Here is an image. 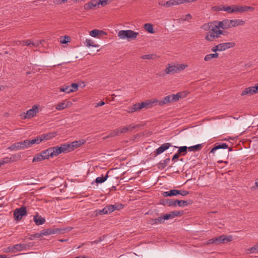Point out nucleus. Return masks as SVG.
<instances>
[{
  "label": "nucleus",
  "mask_w": 258,
  "mask_h": 258,
  "mask_svg": "<svg viewBox=\"0 0 258 258\" xmlns=\"http://www.w3.org/2000/svg\"><path fill=\"white\" fill-rule=\"evenodd\" d=\"M98 0H93L91 2L85 4L84 6V9L88 10L99 6Z\"/></svg>",
  "instance_id": "22"
},
{
  "label": "nucleus",
  "mask_w": 258,
  "mask_h": 258,
  "mask_svg": "<svg viewBox=\"0 0 258 258\" xmlns=\"http://www.w3.org/2000/svg\"><path fill=\"white\" fill-rule=\"evenodd\" d=\"M254 8L249 6H242L238 5H231L230 6H225V8L223 9V11L226 12L228 14L233 13H243L249 10H253Z\"/></svg>",
  "instance_id": "3"
},
{
  "label": "nucleus",
  "mask_w": 258,
  "mask_h": 258,
  "mask_svg": "<svg viewBox=\"0 0 258 258\" xmlns=\"http://www.w3.org/2000/svg\"><path fill=\"white\" fill-rule=\"evenodd\" d=\"M186 96L185 92H178L176 94H172L166 96L163 100L159 101L157 102L160 106H163L168 103L179 100L180 98H183Z\"/></svg>",
  "instance_id": "4"
},
{
  "label": "nucleus",
  "mask_w": 258,
  "mask_h": 258,
  "mask_svg": "<svg viewBox=\"0 0 258 258\" xmlns=\"http://www.w3.org/2000/svg\"><path fill=\"white\" fill-rule=\"evenodd\" d=\"M61 153L62 152L60 146L49 148L41 153L44 159H48L49 157L52 158L57 156Z\"/></svg>",
  "instance_id": "5"
},
{
  "label": "nucleus",
  "mask_w": 258,
  "mask_h": 258,
  "mask_svg": "<svg viewBox=\"0 0 258 258\" xmlns=\"http://www.w3.org/2000/svg\"><path fill=\"white\" fill-rule=\"evenodd\" d=\"M233 237L231 235L226 236L224 235L215 237V241H216V244L220 243H226L230 242L232 240Z\"/></svg>",
  "instance_id": "12"
},
{
  "label": "nucleus",
  "mask_w": 258,
  "mask_h": 258,
  "mask_svg": "<svg viewBox=\"0 0 258 258\" xmlns=\"http://www.w3.org/2000/svg\"><path fill=\"white\" fill-rule=\"evenodd\" d=\"M105 103L104 101H100L99 102H98V103L96 104V105L95 106V107H97L98 106H103V105H104Z\"/></svg>",
  "instance_id": "62"
},
{
  "label": "nucleus",
  "mask_w": 258,
  "mask_h": 258,
  "mask_svg": "<svg viewBox=\"0 0 258 258\" xmlns=\"http://www.w3.org/2000/svg\"><path fill=\"white\" fill-rule=\"evenodd\" d=\"M56 135V133L51 132L47 134H44L40 135L41 139H42V141L44 140H48L51 139L52 138H54Z\"/></svg>",
  "instance_id": "28"
},
{
  "label": "nucleus",
  "mask_w": 258,
  "mask_h": 258,
  "mask_svg": "<svg viewBox=\"0 0 258 258\" xmlns=\"http://www.w3.org/2000/svg\"><path fill=\"white\" fill-rule=\"evenodd\" d=\"M172 216H171V214L170 213L168 214H166L163 216V219H164V221L169 220L170 219H172Z\"/></svg>",
  "instance_id": "55"
},
{
  "label": "nucleus",
  "mask_w": 258,
  "mask_h": 258,
  "mask_svg": "<svg viewBox=\"0 0 258 258\" xmlns=\"http://www.w3.org/2000/svg\"><path fill=\"white\" fill-rule=\"evenodd\" d=\"M27 214L26 207L22 206L20 208H17L14 212V217L15 220L20 221L23 216Z\"/></svg>",
  "instance_id": "10"
},
{
  "label": "nucleus",
  "mask_w": 258,
  "mask_h": 258,
  "mask_svg": "<svg viewBox=\"0 0 258 258\" xmlns=\"http://www.w3.org/2000/svg\"><path fill=\"white\" fill-rule=\"evenodd\" d=\"M117 209V207L115 205H109L105 207L102 210L99 211V214H107L111 213Z\"/></svg>",
  "instance_id": "16"
},
{
  "label": "nucleus",
  "mask_w": 258,
  "mask_h": 258,
  "mask_svg": "<svg viewBox=\"0 0 258 258\" xmlns=\"http://www.w3.org/2000/svg\"><path fill=\"white\" fill-rule=\"evenodd\" d=\"M144 28L147 31H148L149 33H152V34L155 33V31L154 30V29H153V26L150 23H146V24H145L144 25Z\"/></svg>",
  "instance_id": "35"
},
{
  "label": "nucleus",
  "mask_w": 258,
  "mask_h": 258,
  "mask_svg": "<svg viewBox=\"0 0 258 258\" xmlns=\"http://www.w3.org/2000/svg\"><path fill=\"white\" fill-rule=\"evenodd\" d=\"M30 247V245L24 243H19L14 245L15 253L27 250Z\"/></svg>",
  "instance_id": "17"
},
{
  "label": "nucleus",
  "mask_w": 258,
  "mask_h": 258,
  "mask_svg": "<svg viewBox=\"0 0 258 258\" xmlns=\"http://www.w3.org/2000/svg\"><path fill=\"white\" fill-rule=\"evenodd\" d=\"M228 148L227 144L226 143L219 144L218 143L215 144V146L212 149L210 153H214L216 150L221 149H227Z\"/></svg>",
  "instance_id": "26"
},
{
  "label": "nucleus",
  "mask_w": 258,
  "mask_h": 258,
  "mask_svg": "<svg viewBox=\"0 0 258 258\" xmlns=\"http://www.w3.org/2000/svg\"><path fill=\"white\" fill-rule=\"evenodd\" d=\"M192 19V16L190 14H188L185 16H183L181 17L178 20L179 21L184 22V21H188L189 22Z\"/></svg>",
  "instance_id": "41"
},
{
  "label": "nucleus",
  "mask_w": 258,
  "mask_h": 258,
  "mask_svg": "<svg viewBox=\"0 0 258 258\" xmlns=\"http://www.w3.org/2000/svg\"><path fill=\"white\" fill-rule=\"evenodd\" d=\"M157 57L155 54H149L142 55L141 58L143 59H155Z\"/></svg>",
  "instance_id": "40"
},
{
  "label": "nucleus",
  "mask_w": 258,
  "mask_h": 258,
  "mask_svg": "<svg viewBox=\"0 0 258 258\" xmlns=\"http://www.w3.org/2000/svg\"><path fill=\"white\" fill-rule=\"evenodd\" d=\"M4 251L6 252L15 253V250L14 249V245L7 247V248H6L5 249Z\"/></svg>",
  "instance_id": "52"
},
{
  "label": "nucleus",
  "mask_w": 258,
  "mask_h": 258,
  "mask_svg": "<svg viewBox=\"0 0 258 258\" xmlns=\"http://www.w3.org/2000/svg\"><path fill=\"white\" fill-rule=\"evenodd\" d=\"M8 150L13 151V150H23V146H22V144L21 142H17L13 144L12 146L9 147L8 148Z\"/></svg>",
  "instance_id": "25"
},
{
  "label": "nucleus",
  "mask_w": 258,
  "mask_h": 258,
  "mask_svg": "<svg viewBox=\"0 0 258 258\" xmlns=\"http://www.w3.org/2000/svg\"><path fill=\"white\" fill-rule=\"evenodd\" d=\"M120 134L119 132V128H117L111 132L107 137L104 139L113 138L117 136H119Z\"/></svg>",
  "instance_id": "36"
},
{
  "label": "nucleus",
  "mask_w": 258,
  "mask_h": 258,
  "mask_svg": "<svg viewBox=\"0 0 258 258\" xmlns=\"http://www.w3.org/2000/svg\"><path fill=\"white\" fill-rule=\"evenodd\" d=\"M31 146L34 144H39L42 142V139L40 136L37 137L35 139L33 140H30Z\"/></svg>",
  "instance_id": "43"
},
{
  "label": "nucleus",
  "mask_w": 258,
  "mask_h": 258,
  "mask_svg": "<svg viewBox=\"0 0 258 258\" xmlns=\"http://www.w3.org/2000/svg\"><path fill=\"white\" fill-rule=\"evenodd\" d=\"M177 68L178 69V72H179V71H180L181 70H183L186 68H187V65L184 64H177Z\"/></svg>",
  "instance_id": "54"
},
{
  "label": "nucleus",
  "mask_w": 258,
  "mask_h": 258,
  "mask_svg": "<svg viewBox=\"0 0 258 258\" xmlns=\"http://www.w3.org/2000/svg\"><path fill=\"white\" fill-rule=\"evenodd\" d=\"M169 197L175 196L178 195V190L177 189H171L169 191Z\"/></svg>",
  "instance_id": "53"
},
{
  "label": "nucleus",
  "mask_w": 258,
  "mask_h": 258,
  "mask_svg": "<svg viewBox=\"0 0 258 258\" xmlns=\"http://www.w3.org/2000/svg\"><path fill=\"white\" fill-rule=\"evenodd\" d=\"M60 230L58 228L52 229H44L41 231V234L43 235H49L51 234H54L55 233H59Z\"/></svg>",
  "instance_id": "23"
},
{
  "label": "nucleus",
  "mask_w": 258,
  "mask_h": 258,
  "mask_svg": "<svg viewBox=\"0 0 258 258\" xmlns=\"http://www.w3.org/2000/svg\"><path fill=\"white\" fill-rule=\"evenodd\" d=\"M192 203V202L190 200L188 201H184V200H167L166 204L168 206H174L176 207L178 205L179 207H184L188 205H190Z\"/></svg>",
  "instance_id": "8"
},
{
  "label": "nucleus",
  "mask_w": 258,
  "mask_h": 258,
  "mask_svg": "<svg viewBox=\"0 0 258 258\" xmlns=\"http://www.w3.org/2000/svg\"><path fill=\"white\" fill-rule=\"evenodd\" d=\"M211 51L213 52H216L217 51H220V48H219V45L218 44V45L214 46L212 48Z\"/></svg>",
  "instance_id": "58"
},
{
  "label": "nucleus",
  "mask_w": 258,
  "mask_h": 258,
  "mask_svg": "<svg viewBox=\"0 0 258 258\" xmlns=\"http://www.w3.org/2000/svg\"><path fill=\"white\" fill-rule=\"evenodd\" d=\"M40 43L41 42L39 41L33 42L31 40L27 39L17 41V45H22L23 46L26 45L32 47L33 46L37 47L39 46Z\"/></svg>",
  "instance_id": "13"
},
{
  "label": "nucleus",
  "mask_w": 258,
  "mask_h": 258,
  "mask_svg": "<svg viewBox=\"0 0 258 258\" xmlns=\"http://www.w3.org/2000/svg\"><path fill=\"white\" fill-rule=\"evenodd\" d=\"M38 112V106L36 105H34L32 108L28 110L26 113H24L23 114H21V116L23 119L31 118L35 116Z\"/></svg>",
  "instance_id": "9"
},
{
  "label": "nucleus",
  "mask_w": 258,
  "mask_h": 258,
  "mask_svg": "<svg viewBox=\"0 0 258 258\" xmlns=\"http://www.w3.org/2000/svg\"><path fill=\"white\" fill-rule=\"evenodd\" d=\"M108 0H98L99 5H101L102 7L106 6L108 4Z\"/></svg>",
  "instance_id": "57"
},
{
  "label": "nucleus",
  "mask_w": 258,
  "mask_h": 258,
  "mask_svg": "<svg viewBox=\"0 0 258 258\" xmlns=\"http://www.w3.org/2000/svg\"><path fill=\"white\" fill-rule=\"evenodd\" d=\"M176 5H178L181 4L186 3L185 0H175Z\"/></svg>",
  "instance_id": "61"
},
{
  "label": "nucleus",
  "mask_w": 258,
  "mask_h": 258,
  "mask_svg": "<svg viewBox=\"0 0 258 258\" xmlns=\"http://www.w3.org/2000/svg\"><path fill=\"white\" fill-rule=\"evenodd\" d=\"M227 33L225 31L220 30L218 25H215L207 33L205 39L208 41H212L215 39L219 38L221 34L226 35Z\"/></svg>",
  "instance_id": "2"
},
{
  "label": "nucleus",
  "mask_w": 258,
  "mask_h": 258,
  "mask_svg": "<svg viewBox=\"0 0 258 258\" xmlns=\"http://www.w3.org/2000/svg\"><path fill=\"white\" fill-rule=\"evenodd\" d=\"M106 35V33L102 30L94 29L90 32V35L93 37H99V35Z\"/></svg>",
  "instance_id": "29"
},
{
  "label": "nucleus",
  "mask_w": 258,
  "mask_h": 258,
  "mask_svg": "<svg viewBox=\"0 0 258 258\" xmlns=\"http://www.w3.org/2000/svg\"><path fill=\"white\" fill-rule=\"evenodd\" d=\"M43 160H44V158L42 156L41 154H38L37 155L35 156L33 159V162H39Z\"/></svg>",
  "instance_id": "44"
},
{
  "label": "nucleus",
  "mask_w": 258,
  "mask_h": 258,
  "mask_svg": "<svg viewBox=\"0 0 258 258\" xmlns=\"http://www.w3.org/2000/svg\"><path fill=\"white\" fill-rule=\"evenodd\" d=\"M213 243L216 244V241H215V238L210 239L208 241V244H213Z\"/></svg>",
  "instance_id": "63"
},
{
  "label": "nucleus",
  "mask_w": 258,
  "mask_h": 258,
  "mask_svg": "<svg viewBox=\"0 0 258 258\" xmlns=\"http://www.w3.org/2000/svg\"><path fill=\"white\" fill-rule=\"evenodd\" d=\"M85 143V140H80L72 142L71 144H63L60 145L63 153L71 152Z\"/></svg>",
  "instance_id": "6"
},
{
  "label": "nucleus",
  "mask_w": 258,
  "mask_h": 258,
  "mask_svg": "<svg viewBox=\"0 0 258 258\" xmlns=\"http://www.w3.org/2000/svg\"><path fill=\"white\" fill-rule=\"evenodd\" d=\"M211 25L210 23H206L203 25L201 27V28L205 31H210L211 29Z\"/></svg>",
  "instance_id": "50"
},
{
  "label": "nucleus",
  "mask_w": 258,
  "mask_h": 258,
  "mask_svg": "<svg viewBox=\"0 0 258 258\" xmlns=\"http://www.w3.org/2000/svg\"><path fill=\"white\" fill-rule=\"evenodd\" d=\"M164 221L163 217H158L155 219H151L150 221V223L152 225L158 224L159 223H161Z\"/></svg>",
  "instance_id": "33"
},
{
  "label": "nucleus",
  "mask_w": 258,
  "mask_h": 258,
  "mask_svg": "<svg viewBox=\"0 0 258 258\" xmlns=\"http://www.w3.org/2000/svg\"><path fill=\"white\" fill-rule=\"evenodd\" d=\"M70 41V37L68 36H62L60 38V42L62 44H66Z\"/></svg>",
  "instance_id": "45"
},
{
  "label": "nucleus",
  "mask_w": 258,
  "mask_h": 258,
  "mask_svg": "<svg viewBox=\"0 0 258 258\" xmlns=\"http://www.w3.org/2000/svg\"><path fill=\"white\" fill-rule=\"evenodd\" d=\"M171 146V145L169 143H164L156 150L155 153L156 155L160 154L169 149Z\"/></svg>",
  "instance_id": "20"
},
{
  "label": "nucleus",
  "mask_w": 258,
  "mask_h": 258,
  "mask_svg": "<svg viewBox=\"0 0 258 258\" xmlns=\"http://www.w3.org/2000/svg\"><path fill=\"white\" fill-rule=\"evenodd\" d=\"M117 35L120 39H126L130 41L136 39L139 35V33L132 30H120L118 32Z\"/></svg>",
  "instance_id": "7"
},
{
  "label": "nucleus",
  "mask_w": 258,
  "mask_h": 258,
  "mask_svg": "<svg viewBox=\"0 0 258 258\" xmlns=\"http://www.w3.org/2000/svg\"><path fill=\"white\" fill-rule=\"evenodd\" d=\"M85 45L87 47L92 46L94 47H98L99 45L98 44H96L91 39H87L85 41Z\"/></svg>",
  "instance_id": "37"
},
{
  "label": "nucleus",
  "mask_w": 258,
  "mask_h": 258,
  "mask_svg": "<svg viewBox=\"0 0 258 258\" xmlns=\"http://www.w3.org/2000/svg\"><path fill=\"white\" fill-rule=\"evenodd\" d=\"M11 162V159H9V157L4 158L2 160L0 161V164L1 165H3L5 164L9 163Z\"/></svg>",
  "instance_id": "51"
},
{
  "label": "nucleus",
  "mask_w": 258,
  "mask_h": 258,
  "mask_svg": "<svg viewBox=\"0 0 258 258\" xmlns=\"http://www.w3.org/2000/svg\"><path fill=\"white\" fill-rule=\"evenodd\" d=\"M219 54L217 53L207 54L204 57V60L205 61H208L212 59L217 58Z\"/></svg>",
  "instance_id": "32"
},
{
  "label": "nucleus",
  "mask_w": 258,
  "mask_h": 258,
  "mask_svg": "<svg viewBox=\"0 0 258 258\" xmlns=\"http://www.w3.org/2000/svg\"><path fill=\"white\" fill-rule=\"evenodd\" d=\"M178 70L177 65L171 66L170 64H168L165 70V73L160 75V76H164L166 75L173 74L175 73H178Z\"/></svg>",
  "instance_id": "14"
},
{
  "label": "nucleus",
  "mask_w": 258,
  "mask_h": 258,
  "mask_svg": "<svg viewBox=\"0 0 258 258\" xmlns=\"http://www.w3.org/2000/svg\"><path fill=\"white\" fill-rule=\"evenodd\" d=\"M21 142L24 149L31 146L30 140H25Z\"/></svg>",
  "instance_id": "46"
},
{
  "label": "nucleus",
  "mask_w": 258,
  "mask_h": 258,
  "mask_svg": "<svg viewBox=\"0 0 258 258\" xmlns=\"http://www.w3.org/2000/svg\"><path fill=\"white\" fill-rule=\"evenodd\" d=\"M218 26L219 28L222 29H228L232 28L231 20L224 19L218 23Z\"/></svg>",
  "instance_id": "15"
},
{
  "label": "nucleus",
  "mask_w": 258,
  "mask_h": 258,
  "mask_svg": "<svg viewBox=\"0 0 258 258\" xmlns=\"http://www.w3.org/2000/svg\"><path fill=\"white\" fill-rule=\"evenodd\" d=\"M72 104L71 102L67 100H65L56 105L55 108L58 110H62L66 108L70 107L72 105Z\"/></svg>",
  "instance_id": "19"
},
{
  "label": "nucleus",
  "mask_w": 258,
  "mask_h": 258,
  "mask_svg": "<svg viewBox=\"0 0 258 258\" xmlns=\"http://www.w3.org/2000/svg\"><path fill=\"white\" fill-rule=\"evenodd\" d=\"M257 89L256 86H252L250 87L246 88L244 89V90L241 92V96H244L246 95H252L255 93H257Z\"/></svg>",
  "instance_id": "18"
},
{
  "label": "nucleus",
  "mask_w": 258,
  "mask_h": 258,
  "mask_svg": "<svg viewBox=\"0 0 258 258\" xmlns=\"http://www.w3.org/2000/svg\"><path fill=\"white\" fill-rule=\"evenodd\" d=\"M252 190L258 189V178L256 179L255 182V185L251 187Z\"/></svg>",
  "instance_id": "59"
},
{
  "label": "nucleus",
  "mask_w": 258,
  "mask_h": 258,
  "mask_svg": "<svg viewBox=\"0 0 258 258\" xmlns=\"http://www.w3.org/2000/svg\"><path fill=\"white\" fill-rule=\"evenodd\" d=\"M158 102V100L154 99L153 100H148L141 103H136L128 107V110L127 112L128 113H133L134 112L139 111L144 108H151L157 104Z\"/></svg>",
  "instance_id": "1"
},
{
  "label": "nucleus",
  "mask_w": 258,
  "mask_h": 258,
  "mask_svg": "<svg viewBox=\"0 0 258 258\" xmlns=\"http://www.w3.org/2000/svg\"><path fill=\"white\" fill-rule=\"evenodd\" d=\"M33 220L37 225H42L45 222V218L42 217L41 216H39L38 213L34 216Z\"/></svg>",
  "instance_id": "24"
},
{
  "label": "nucleus",
  "mask_w": 258,
  "mask_h": 258,
  "mask_svg": "<svg viewBox=\"0 0 258 258\" xmlns=\"http://www.w3.org/2000/svg\"><path fill=\"white\" fill-rule=\"evenodd\" d=\"M187 147L182 146L178 148L177 153L180 155L184 156L187 153Z\"/></svg>",
  "instance_id": "38"
},
{
  "label": "nucleus",
  "mask_w": 258,
  "mask_h": 258,
  "mask_svg": "<svg viewBox=\"0 0 258 258\" xmlns=\"http://www.w3.org/2000/svg\"><path fill=\"white\" fill-rule=\"evenodd\" d=\"M135 127H136V126L131 124V125H128V126H124L122 128H119V132H120V134L126 133L128 131H133Z\"/></svg>",
  "instance_id": "30"
},
{
  "label": "nucleus",
  "mask_w": 258,
  "mask_h": 258,
  "mask_svg": "<svg viewBox=\"0 0 258 258\" xmlns=\"http://www.w3.org/2000/svg\"><path fill=\"white\" fill-rule=\"evenodd\" d=\"M179 154H178V153H176L173 156V157L172 159V160L174 161L175 160L179 158Z\"/></svg>",
  "instance_id": "64"
},
{
  "label": "nucleus",
  "mask_w": 258,
  "mask_h": 258,
  "mask_svg": "<svg viewBox=\"0 0 258 258\" xmlns=\"http://www.w3.org/2000/svg\"><path fill=\"white\" fill-rule=\"evenodd\" d=\"M170 161V158H167L165 159V160L161 161L158 164V167L159 169H164L169 163Z\"/></svg>",
  "instance_id": "31"
},
{
  "label": "nucleus",
  "mask_w": 258,
  "mask_h": 258,
  "mask_svg": "<svg viewBox=\"0 0 258 258\" xmlns=\"http://www.w3.org/2000/svg\"><path fill=\"white\" fill-rule=\"evenodd\" d=\"M108 171L107 172L106 174L104 176H103V175H102L101 177H97L95 179V182L96 183H97V184L102 183L104 182V181H105L107 180V179L108 177Z\"/></svg>",
  "instance_id": "34"
},
{
  "label": "nucleus",
  "mask_w": 258,
  "mask_h": 258,
  "mask_svg": "<svg viewBox=\"0 0 258 258\" xmlns=\"http://www.w3.org/2000/svg\"><path fill=\"white\" fill-rule=\"evenodd\" d=\"M102 240H103V239H102V237H100L98 239L94 240L93 241H92L91 243V244H97Z\"/></svg>",
  "instance_id": "60"
},
{
  "label": "nucleus",
  "mask_w": 258,
  "mask_h": 258,
  "mask_svg": "<svg viewBox=\"0 0 258 258\" xmlns=\"http://www.w3.org/2000/svg\"><path fill=\"white\" fill-rule=\"evenodd\" d=\"M176 6L175 0H169L165 2L164 7L166 8Z\"/></svg>",
  "instance_id": "42"
},
{
  "label": "nucleus",
  "mask_w": 258,
  "mask_h": 258,
  "mask_svg": "<svg viewBox=\"0 0 258 258\" xmlns=\"http://www.w3.org/2000/svg\"><path fill=\"white\" fill-rule=\"evenodd\" d=\"M21 156L20 155H13L9 159H11V162H15L20 160Z\"/></svg>",
  "instance_id": "49"
},
{
  "label": "nucleus",
  "mask_w": 258,
  "mask_h": 258,
  "mask_svg": "<svg viewBox=\"0 0 258 258\" xmlns=\"http://www.w3.org/2000/svg\"><path fill=\"white\" fill-rule=\"evenodd\" d=\"M202 145L201 144H198L195 146H190L189 147H187V149L189 151H200L202 149Z\"/></svg>",
  "instance_id": "39"
},
{
  "label": "nucleus",
  "mask_w": 258,
  "mask_h": 258,
  "mask_svg": "<svg viewBox=\"0 0 258 258\" xmlns=\"http://www.w3.org/2000/svg\"><path fill=\"white\" fill-rule=\"evenodd\" d=\"M178 195H180L182 196H185L189 194V192L185 190H178Z\"/></svg>",
  "instance_id": "56"
},
{
  "label": "nucleus",
  "mask_w": 258,
  "mask_h": 258,
  "mask_svg": "<svg viewBox=\"0 0 258 258\" xmlns=\"http://www.w3.org/2000/svg\"><path fill=\"white\" fill-rule=\"evenodd\" d=\"M251 253H257L258 252V243L253 247L247 249Z\"/></svg>",
  "instance_id": "47"
},
{
  "label": "nucleus",
  "mask_w": 258,
  "mask_h": 258,
  "mask_svg": "<svg viewBox=\"0 0 258 258\" xmlns=\"http://www.w3.org/2000/svg\"><path fill=\"white\" fill-rule=\"evenodd\" d=\"M220 51H224L227 49L233 47L235 45V43L232 42H225L219 44Z\"/></svg>",
  "instance_id": "21"
},
{
  "label": "nucleus",
  "mask_w": 258,
  "mask_h": 258,
  "mask_svg": "<svg viewBox=\"0 0 258 258\" xmlns=\"http://www.w3.org/2000/svg\"><path fill=\"white\" fill-rule=\"evenodd\" d=\"M232 28L240 26H244L245 22L241 19H231Z\"/></svg>",
  "instance_id": "27"
},
{
  "label": "nucleus",
  "mask_w": 258,
  "mask_h": 258,
  "mask_svg": "<svg viewBox=\"0 0 258 258\" xmlns=\"http://www.w3.org/2000/svg\"><path fill=\"white\" fill-rule=\"evenodd\" d=\"M170 213L171 214V216H172V218H173L175 217L182 215L183 214V212L182 211H174L171 212Z\"/></svg>",
  "instance_id": "48"
},
{
  "label": "nucleus",
  "mask_w": 258,
  "mask_h": 258,
  "mask_svg": "<svg viewBox=\"0 0 258 258\" xmlns=\"http://www.w3.org/2000/svg\"><path fill=\"white\" fill-rule=\"evenodd\" d=\"M78 87L77 84L73 83L70 86H64L60 87L59 90L61 92L70 93L76 91L78 89Z\"/></svg>",
  "instance_id": "11"
}]
</instances>
